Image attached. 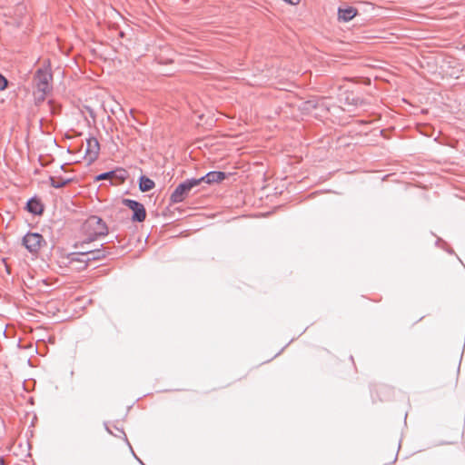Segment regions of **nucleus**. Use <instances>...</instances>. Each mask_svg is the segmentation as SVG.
Returning a JSON list of instances; mask_svg holds the SVG:
<instances>
[{
	"label": "nucleus",
	"mask_w": 465,
	"mask_h": 465,
	"mask_svg": "<svg viewBox=\"0 0 465 465\" xmlns=\"http://www.w3.org/2000/svg\"><path fill=\"white\" fill-rule=\"evenodd\" d=\"M83 231L86 238L81 242V247L98 240L100 237L106 236L109 232L106 223L96 215H91L85 220L83 224Z\"/></svg>",
	"instance_id": "f257e3e1"
},
{
	"label": "nucleus",
	"mask_w": 465,
	"mask_h": 465,
	"mask_svg": "<svg viewBox=\"0 0 465 465\" xmlns=\"http://www.w3.org/2000/svg\"><path fill=\"white\" fill-rule=\"evenodd\" d=\"M34 79L37 92L36 99L38 101H44L45 95L52 90L51 81L53 80V75L48 70L39 68Z\"/></svg>",
	"instance_id": "f03ea898"
},
{
	"label": "nucleus",
	"mask_w": 465,
	"mask_h": 465,
	"mask_svg": "<svg viewBox=\"0 0 465 465\" xmlns=\"http://www.w3.org/2000/svg\"><path fill=\"white\" fill-rule=\"evenodd\" d=\"M197 185H199V180H196V178L186 179L172 193L170 203H179L183 202L189 196L191 190Z\"/></svg>",
	"instance_id": "7ed1b4c3"
},
{
	"label": "nucleus",
	"mask_w": 465,
	"mask_h": 465,
	"mask_svg": "<svg viewBox=\"0 0 465 465\" xmlns=\"http://www.w3.org/2000/svg\"><path fill=\"white\" fill-rule=\"evenodd\" d=\"M123 204L133 211L132 221L134 223H142L146 218V210L143 203L138 201L124 198L122 201Z\"/></svg>",
	"instance_id": "20e7f679"
},
{
	"label": "nucleus",
	"mask_w": 465,
	"mask_h": 465,
	"mask_svg": "<svg viewBox=\"0 0 465 465\" xmlns=\"http://www.w3.org/2000/svg\"><path fill=\"white\" fill-rule=\"evenodd\" d=\"M111 252L108 251V249L104 247V243H102L101 248L80 251L77 255L80 257H85L84 266L83 267L85 268L90 262L103 260Z\"/></svg>",
	"instance_id": "39448f33"
},
{
	"label": "nucleus",
	"mask_w": 465,
	"mask_h": 465,
	"mask_svg": "<svg viewBox=\"0 0 465 465\" xmlns=\"http://www.w3.org/2000/svg\"><path fill=\"white\" fill-rule=\"evenodd\" d=\"M43 240V235L38 232H27L23 237V244L28 252L34 253L39 251Z\"/></svg>",
	"instance_id": "423d86ee"
},
{
	"label": "nucleus",
	"mask_w": 465,
	"mask_h": 465,
	"mask_svg": "<svg viewBox=\"0 0 465 465\" xmlns=\"http://www.w3.org/2000/svg\"><path fill=\"white\" fill-rule=\"evenodd\" d=\"M99 151L100 144L95 137L91 136L88 139H86V149L84 153V158L88 163H92L97 159L99 155Z\"/></svg>",
	"instance_id": "0eeeda50"
},
{
	"label": "nucleus",
	"mask_w": 465,
	"mask_h": 465,
	"mask_svg": "<svg viewBox=\"0 0 465 465\" xmlns=\"http://www.w3.org/2000/svg\"><path fill=\"white\" fill-rule=\"evenodd\" d=\"M343 104L348 108L344 110L351 111L353 108L361 107L366 104L364 99L354 94L353 93L344 94Z\"/></svg>",
	"instance_id": "6e6552de"
},
{
	"label": "nucleus",
	"mask_w": 465,
	"mask_h": 465,
	"mask_svg": "<svg viewBox=\"0 0 465 465\" xmlns=\"http://www.w3.org/2000/svg\"><path fill=\"white\" fill-rule=\"evenodd\" d=\"M227 177V173L222 171H211L208 172L205 175L196 178V180H199V184L202 182H204L208 184L214 183H220L223 181Z\"/></svg>",
	"instance_id": "1a4fd4ad"
},
{
	"label": "nucleus",
	"mask_w": 465,
	"mask_h": 465,
	"mask_svg": "<svg viewBox=\"0 0 465 465\" xmlns=\"http://www.w3.org/2000/svg\"><path fill=\"white\" fill-rule=\"evenodd\" d=\"M25 209L34 215H40L44 212V205L39 198L34 196L27 201Z\"/></svg>",
	"instance_id": "9d476101"
},
{
	"label": "nucleus",
	"mask_w": 465,
	"mask_h": 465,
	"mask_svg": "<svg viewBox=\"0 0 465 465\" xmlns=\"http://www.w3.org/2000/svg\"><path fill=\"white\" fill-rule=\"evenodd\" d=\"M357 15V10L354 7H339L338 8V19L342 22H349L352 20Z\"/></svg>",
	"instance_id": "9b49d317"
},
{
	"label": "nucleus",
	"mask_w": 465,
	"mask_h": 465,
	"mask_svg": "<svg viewBox=\"0 0 465 465\" xmlns=\"http://www.w3.org/2000/svg\"><path fill=\"white\" fill-rule=\"evenodd\" d=\"M325 107V104H324V100H315V99H312V100H308V101H305V102H302L300 108L307 113V114H311L314 109H317V108H321V107Z\"/></svg>",
	"instance_id": "f8f14e48"
},
{
	"label": "nucleus",
	"mask_w": 465,
	"mask_h": 465,
	"mask_svg": "<svg viewBox=\"0 0 465 465\" xmlns=\"http://www.w3.org/2000/svg\"><path fill=\"white\" fill-rule=\"evenodd\" d=\"M139 190L143 193L152 190L155 183L154 182L145 175H141L138 180Z\"/></svg>",
	"instance_id": "ddd939ff"
},
{
	"label": "nucleus",
	"mask_w": 465,
	"mask_h": 465,
	"mask_svg": "<svg viewBox=\"0 0 465 465\" xmlns=\"http://www.w3.org/2000/svg\"><path fill=\"white\" fill-rule=\"evenodd\" d=\"M49 180L52 187L59 189L63 188L64 186L71 183L73 181V178H64L62 176H50Z\"/></svg>",
	"instance_id": "4468645a"
},
{
	"label": "nucleus",
	"mask_w": 465,
	"mask_h": 465,
	"mask_svg": "<svg viewBox=\"0 0 465 465\" xmlns=\"http://www.w3.org/2000/svg\"><path fill=\"white\" fill-rule=\"evenodd\" d=\"M114 429H115L116 430H118L119 434H114V435L115 437H123V438H124V441H125V442L128 444V446L130 447V450H131V451H132V453H133L134 457V458H135V459H136V460H138L142 465H144V464L143 463V461H142V460H140V459L135 455L134 451L133 450V449H132V447H131V445H130V443H129V441H128V439H127L126 434H125V432L124 431V430H123V429H119V428H118V427H116V426H114Z\"/></svg>",
	"instance_id": "2eb2a0df"
},
{
	"label": "nucleus",
	"mask_w": 465,
	"mask_h": 465,
	"mask_svg": "<svg viewBox=\"0 0 465 465\" xmlns=\"http://www.w3.org/2000/svg\"><path fill=\"white\" fill-rule=\"evenodd\" d=\"M114 173L113 178L117 179L119 181H124L128 176L127 171L123 168H117L114 170Z\"/></svg>",
	"instance_id": "dca6fc26"
},
{
	"label": "nucleus",
	"mask_w": 465,
	"mask_h": 465,
	"mask_svg": "<svg viewBox=\"0 0 465 465\" xmlns=\"http://www.w3.org/2000/svg\"><path fill=\"white\" fill-rule=\"evenodd\" d=\"M456 64H457V67L454 66L453 70L449 73V75L452 78L460 79L461 76H463V74H460V73L463 72V69L460 67V64H459L458 63H456Z\"/></svg>",
	"instance_id": "f3484780"
},
{
	"label": "nucleus",
	"mask_w": 465,
	"mask_h": 465,
	"mask_svg": "<svg viewBox=\"0 0 465 465\" xmlns=\"http://www.w3.org/2000/svg\"><path fill=\"white\" fill-rule=\"evenodd\" d=\"M114 173V170L113 171L104 172V173H102L98 174L95 179L97 181L104 180V179H113Z\"/></svg>",
	"instance_id": "a211bd4d"
},
{
	"label": "nucleus",
	"mask_w": 465,
	"mask_h": 465,
	"mask_svg": "<svg viewBox=\"0 0 465 465\" xmlns=\"http://www.w3.org/2000/svg\"><path fill=\"white\" fill-rule=\"evenodd\" d=\"M78 253H79V252H72L70 254V261L71 262H83L84 264L85 257H80V256L77 255Z\"/></svg>",
	"instance_id": "6ab92c4d"
},
{
	"label": "nucleus",
	"mask_w": 465,
	"mask_h": 465,
	"mask_svg": "<svg viewBox=\"0 0 465 465\" xmlns=\"http://www.w3.org/2000/svg\"><path fill=\"white\" fill-rule=\"evenodd\" d=\"M7 79L2 74H0V91L5 90L7 87Z\"/></svg>",
	"instance_id": "aec40b11"
},
{
	"label": "nucleus",
	"mask_w": 465,
	"mask_h": 465,
	"mask_svg": "<svg viewBox=\"0 0 465 465\" xmlns=\"http://www.w3.org/2000/svg\"><path fill=\"white\" fill-rule=\"evenodd\" d=\"M283 1L290 5H298L300 3V0H283Z\"/></svg>",
	"instance_id": "412c9836"
},
{
	"label": "nucleus",
	"mask_w": 465,
	"mask_h": 465,
	"mask_svg": "<svg viewBox=\"0 0 465 465\" xmlns=\"http://www.w3.org/2000/svg\"><path fill=\"white\" fill-rule=\"evenodd\" d=\"M80 243H81V242L76 243V244H75V248H80V249H81V251L88 250V249L86 248V245H84V247H81V246H80Z\"/></svg>",
	"instance_id": "4be33fe9"
},
{
	"label": "nucleus",
	"mask_w": 465,
	"mask_h": 465,
	"mask_svg": "<svg viewBox=\"0 0 465 465\" xmlns=\"http://www.w3.org/2000/svg\"><path fill=\"white\" fill-rule=\"evenodd\" d=\"M104 428L105 430L110 433V434H114L113 431L109 429L108 425L106 422H104Z\"/></svg>",
	"instance_id": "5701e85b"
},
{
	"label": "nucleus",
	"mask_w": 465,
	"mask_h": 465,
	"mask_svg": "<svg viewBox=\"0 0 465 465\" xmlns=\"http://www.w3.org/2000/svg\"><path fill=\"white\" fill-rule=\"evenodd\" d=\"M0 465H5L4 458L0 456Z\"/></svg>",
	"instance_id": "b1692460"
},
{
	"label": "nucleus",
	"mask_w": 465,
	"mask_h": 465,
	"mask_svg": "<svg viewBox=\"0 0 465 465\" xmlns=\"http://www.w3.org/2000/svg\"><path fill=\"white\" fill-rule=\"evenodd\" d=\"M67 164H68V163H64V164H62V165L60 166V169H61V170H64V167H65V165H67Z\"/></svg>",
	"instance_id": "393cba45"
},
{
	"label": "nucleus",
	"mask_w": 465,
	"mask_h": 465,
	"mask_svg": "<svg viewBox=\"0 0 465 465\" xmlns=\"http://www.w3.org/2000/svg\"><path fill=\"white\" fill-rule=\"evenodd\" d=\"M442 242V240L440 238H438L437 241H436V245H439V243Z\"/></svg>",
	"instance_id": "a878e982"
}]
</instances>
